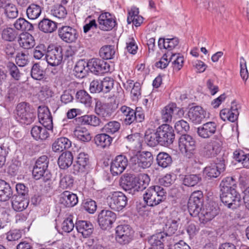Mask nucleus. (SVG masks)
<instances>
[{
    "label": "nucleus",
    "instance_id": "obj_36",
    "mask_svg": "<svg viewBox=\"0 0 249 249\" xmlns=\"http://www.w3.org/2000/svg\"><path fill=\"white\" fill-rule=\"evenodd\" d=\"M166 238L164 233L160 231L151 236L148 240V242L151 246L164 249V242Z\"/></svg>",
    "mask_w": 249,
    "mask_h": 249
},
{
    "label": "nucleus",
    "instance_id": "obj_24",
    "mask_svg": "<svg viewBox=\"0 0 249 249\" xmlns=\"http://www.w3.org/2000/svg\"><path fill=\"white\" fill-rule=\"evenodd\" d=\"M12 206L13 209L17 212H21L25 210L29 205V197L21 196L12 195Z\"/></svg>",
    "mask_w": 249,
    "mask_h": 249
},
{
    "label": "nucleus",
    "instance_id": "obj_35",
    "mask_svg": "<svg viewBox=\"0 0 249 249\" xmlns=\"http://www.w3.org/2000/svg\"><path fill=\"white\" fill-rule=\"evenodd\" d=\"M139 9L134 7L128 12L127 21L128 24L133 23L136 26H140L143 22V18L139 15Z\"/></svg>",
    "mask_w": 249,
    "mask_h": 249
},
{
    "label": "nucleus",
    "instance_id": "obj_45",
    "mask_svg": "<svg viewBox=\"0 0 249 249\" xmlns=\"http://www.w3.org/2000/svg\"><path fill=\"white\" fill-rule=\"evenodd\" d=\"M6 68L12 78L15 81L20 80L22 73L14 63L8 62L6 64Z\"/></svg>",
    "mask_w": 249,
    "mask_h": 249
},
{
    "label": "nucleus",
    "instance_id": "obj_48",
    "mask_svg": "<svg viewBox=\"0 0 249 249\" xmlns=\"http://www.w3.org/2000/svg\"><path fill=\"white\" fill-rule=\"evenodd\" d=\"M157 161L159 166L166 168L171 165L172 159L169 154L162 152L159 153L157 155Z\"/></svg>",
    "mask_w": 249,
    "mask_h": 249
},
{
    "label": "nucleus",
    "instance_id": "obj_2",
    "mask_svg": "<svg viewBox=\"0 0 249 249\" xmlns=\"http://www.w3.org/2000/svg\"><path fill=\"white\" fill-rule=\"evenodd\" d=\"M150 181L149 177L146 174H140L136 177L131 174L125 173L121 178L120 185L125 191L135 194L145 189Z\"/></svg>",
    "mask_w": 249,
    "mask_h": 249
},
{
    "label": "nucleus",
    "instance_id": "obj_44",
    "mask_svg": "<svg viewBox=\"0 0 249 249\" xmlns=\"http://www.w3.org/2000/svg\"><path fill=\"white\" fill-rule=\"evenodd\" d=\"M49 159L46 155L39 157L36 161L33 166V171L38 170V171H47L48 170Z\"/></svg>",
    "mask_w": 249,
    "mask_h": 249
},
{
    "label": "nucleus",
    "instance_id": "obj_15",
    "mask_svg": "<svg viewBox=\"0 0 249 249\" xmlns=\"http://www.w3.org/2000/svg\"><path fill=\"white\" fill-rule=\"evenodd\" d=\"M116 219V214L109 210H103L98 214V222L101 228L107 230L111 228Z\"/></svg>",
    "mask_w": 249,
    "mask_h": 249
},
{
    "label": "nucleus",
    "instance_id": "obj_51",
    "mask_svg": "<svg viewBox=\"0 0 249 249\" xmlns=\"http://www.w3.org/2000/svg\"><path fill=\"white\" fill-rule=\"evenodd\" d=\"M31 75L32 77L36 80H41L45 76V71L41 69V67L37 63L34 64L31 69Z\"/></svg>",
    "mask_w": 249,
    "mask_h": 249
},
{
    "label": "nucleus",
    "instance_id": "obj_6",
    "mask_svg": "<svg viewBox=\"0 0 249 249\" xmlns=\"http://www.w3.org/2000/svg\"><path fill=\"white\" fill-rule=\"evenodd\" d=\"M222 140L221 135L214 136L211 142L204 145L201 151V155L206 158L216 156L221 151L223 144Z\"/></svg>",
    "mask_w": 249,
    "mask_h": 249
},
{
    "label": "nucleus",
    "instance_id": "obj_62",
    "mask_svg": "<svg viewBox=\"0 0 249 249\" xmlns=\"http://www.w3.org/2000/svg\"><path fill=\"white\" fill-rule=\"evenodd\" d=\"M16 62L19 67H24L29 62V56L25 53H18L16 56Z\"/></svg>",
    "mask_w": 249,
    "mask_h": 249
},
{
    "label": "nucleus",
    "instance_id": "obj_47",
    "mask_svg": "<svg viewBox=\"0 0 249 249\" xmlns=\"http://www.w3.org/2000/svg\"><path fill=\"white\" fill-rule=\"evenodd\" d=\"M14 26L17 30L32 31L34 30L33 25L22 18L17 19L14 24Z\"/></svg>",
    "mask_w": 249,
    "mask_h": 249
},
{
    "label": "nucleus",
    "instance_id": "obj_10",
    "mask_svg": "<svg viewBox=\"0 0 249 249\" xmlns=\"http://www.w3.org/2000/svg\"><path fill=\"white\" fill-rule=\"evenodd\" d=\"M47 52L44 59H46L49 65L56 66L61 64L63 58V48L61 46L52 47L49 46Z\"/></svg>",
    "mask_w": 249,
    "mask_h": 249
},
{
    "label": "nucleus",
    "instance_id": "obj_8",
    "mask_svg": "<svg viewBox=\"0 0 249 249\" xmlns=\"http://www.w3.org/2000/svg\"><path fill=\"white\" fill-rule=\"evenodd\" d=\"M127 200V197L121 192H114L107 198L108 206L117 211L122 210L125 207Z\"/></svg>",
    "mask_w": 249,
    "mask_h": 249
},
{
    "label": "nucleus",
    "instance_id": "obj_30",
    "mask_svg": "<svg viewBox=\"0 0 249 249\" xmlns=\"http://www.w3.org/2000/svg\"><path fill=\"white\" fill-rule=\"evenodd\" d=\"M71 146V141L66 137L57 138L52 144V150L54 152L60 153L67 150Z\"/></svg>",
    "mask_w": 249,
    "mask_h": 249
},
{
    "label": "nucleus",
    "instance_id": "obj_55",
    "mask_svg": "<svg viewBox=\"0 0 249 249\" xmlns=\"http://www.w3.org/2000/svg\"><path fill=\"white\" fill-rule=\"evenodd\" d=\"M51 14L58 18H65L67 15L66 8L62 4L54 5L51 10Z\"/></svg>",
    "mask_w": 249,
    "mask_h": 249
},
{
    "label": "nucleus",
    "instance_id": "obj_39",
    "mask_svg": "<svg viewBox=\"0 0 249 249\" xmlns=\"http://www.w3.org/2000/svg\"><path fill=\"white\" fill-rule=\"evenodd\" d=\"M121 124L116 121H110L106 123L101 129L102 132L107 134L115 135L119 132Z\"/></svg>",
    "mask_w": 249,
    "mask_h": 249
},
{
    "label": "nucleus",
    "instance_id": "obj_9",
    "mask_svg": "<svg viewBox=\"0 0 249 249\" xmlns=\"http://www.w3.org/2000/svg\"><path fill=\"white\" fill-rule=\"evenodd\" d=\"M220 198L222 202L229 208L236 209L240 205V195L236 189L230 191H221Z\"/></svg>",
    "mask_w": 249,
    "mask_h": 249
},
{
    "label": "nucleus",
    "instance_id": "obj_29",
    "mask_svg": "<svg viewBox=\"0 0 249 249\" xmlns=\"http://www.w3.org/2000/svg\"><path fill=\"white\" fill-rule=\"evenodd\" d=\"M75 227L79 233H81L83 237L90 236L93 231V226L91 223L85 220H79L75 223Z\"/></svg>",
    "mask_w": 249,
    "mask_h": 249
},
{
    "label": "nucleus",
    "instance_id": "obj_1",
    "mask_svg": "<svg viewBox=\"0 0 249 249\" xmlns=\"http://www.w3.org/2000/svg\"><path fill=\"white\" fill-rule=\"evenodd\" d=\"M175 139V134L172 126L168 124H163L156 129H148L144 135V141L151 147L158 145L168 147L173 144Z\"/></svg>",
    "mask_w": 249,
    "mask_h": 249
},
{
    "label": "nucleus",
    "instance_id": "obj_59",
    "mask_svg": "<svg viewBox=\"0 0 249 249\" xmlns=\"http://www.w3.org/2000/svg\"><path fill=\"white\" fill-rule=\"evenodd\" d=\"M61 178L60 181V186L63 189L70 188L73 185V178L70 175H61Z\"/></svg>",
    "mask_w": 249,
    "mask_h": 249
},
{
    "label": "nucleus",
    "instance_id": "obj_38",
    "mask_svg": "<svg viewBox=\"0 0 249 249\" xmlns=\"http://www.w3.org/2000/svg\"><path fill=\"white\" fill-rule=\"evenodd\" d=\"M73 161V156L70 151L63 152L58 159V165L61 169H65L71 165Z\"/></svg>",
    "mask_w": 249,
    "mask_h": 249
},
{
    "label": "nucleus",
    "instance_id": "obj_7",
    "mask_svg": "<svg viewBox=\"0 0 249 249\" xmlns=\"http://www.w3.org/2000/svg\"><path fill=\"white\" fill-rule=\"evenodd\" d=\"M204 201L203 193L200 191L192 194L188 202V211L191 215L196 216L201 211Z\"/></svg>",
    "mask_w": 249,
    "mask_h": 249
},
{
    "label": "nucleus",
    "instance_id": "obj_41",
    "mask_svg": "<svg viewBox=\"0 0 249 249\" xmlns=\"http://www.w3.org/2000/svg\"><path fill=\"white\" fill-rule=\"evenodd\" d=\"M86 67H87L89 69L88 61L86 62L83 59L77 61L74 69L75 76L79 78L85 77L87 75L88 71L85 69Z\"/></svg>",
    "mask_w": 249,
    "mask_h": 249
},
{
    "label": "nucleus",
    "instance_id": "obj_5",
    "mask_svg": "<svg viewBox=\"0 0 249 249\" xmlns=\"http://www.w3.org/2000/svg\"><path fill=\"white\" fill-rule=\"evenodd\" d=\"M153 160L151 152L143 151L139 156L132 157L129 164L132 170H136L138 167L144 169L151 166Z\"/></svg>",
    "mask_w": 249,
    "mask_h": 249
},
{
    "label": "nucleus",
    "instance_id": "obj_54",
    "mask_svg": "<svg viewBox=\"0 0 249 249\" xmlns=\"http://www.w3.org/2000/svg\"><path fill=\"white\" fill-rule=\"evenodd\" d=\"M48 47H47L43 44H39L36 46L33 50V57L35 59L40 60L46 55Z\"/></svg>",
    "mask_w": 249,
    "mask_h": 249
},
{
    "label": "nucleus",
    "instance_id": "obj_12",
    "mask_svg": "<svg viewBox=\"0 0 249 249\" xmlns=\"http://www.w3.org/2000/svg\"><path fill=\"white\" fill-rule=\"evenodd\" d=\"M178 147L182 153L193 154L196 147L195 138L188 134H182L178 139Z\"/></svg>",
    "mask_w": 249,
    "mask_h": 249
},
{
    "label": "nucleus",
    "instance_id": "obj_37",
    "mask_svg": "<svg viewBox=\"0 0 249 249\" xmlns=\"http://www.w3.org/2000/svg\"><path fill=\"white\" fill-rule=\"evenodd\" d=\"M47 130H48L47 128L44 126L42 127L35 125L32 128L31 133L35 140L43 141L46 140L49 136V133Z\"/></svg>",
    "mask_w": 249,
    "mask_h": 249
},
{
    "label": "nucleus",
    "instance_id": "obj_14",
    "mask_svg": "<svg viewBox=\"0 0 249 249\" xmlns=\"http://www.w3.org/2000/svg\"><path fill=\"white\" fill-rule=\"evenodd\" d=\"M133 231L128 225H121L116 228V240L120 244L125 245L132 239Z\"/></svg>",
    "mask_w": 249,
    "mask_h": 249
},
{
    "label": "nucleus",
    "instance_id": "obj_22",
    "mask_svg": "<svg viewBox=\"0 0 249 249\" xmlns=\"http://www.w3.org/2000/svg\"><path fill=\"white\" fill-rule=\"evenodd\" d=\"M175 112H177L178 115L183 114V110L177 107L175 103L169 104L165 106L161 110V119L164 123L171 122Z\"/></svg>",
    "mask_w": 249,
    "mask_h": 249
},
{
    "label": "nucleus",
    "instance_id": "obj_56",
    "mask_svg": "<svg viewBox=\"0 0 249 249\" xmlns=\"http://www.w3.org/2000/svg\"><path fill=\"white\" fill-rule=\"evenodd\" d=\"M225 169V164L224 160L217 159L215 162L211 163V165L204 168L203 171H223Z\"/></svg>",
    "mask_w": 249,
    "mask_h": 249
},
{
    "label": "nucleus",
    "instance_id": "obj_21",
    "mask_svg": "<svg viewBox=\"0 0 249 249\" xmlns=\"http://www.w3.org/2000/svg\"><path fill=\"white\" fill-rule=\"evenodd\" d=\"M217 124L214 122H209L197 128L198 135L203 139H208L216 132Z\"/></svg>",
    "mask_w": 249,
    "mask_h": 249
},
{
    "label": "nucleus",
    "instance_id": "obj_63",
    "mask_svg": "<svg viewBox=\"0 0 249 249\" xmlns=\"http://www.w3.org/2000/svg\"><path fill=\"white\" fill-rule=\"evenodd\" d=\"M83 208L90 213H93L97 209V205L95 201L92 199H87L83 203Z\"/></svg>",
    "mask_w": 249,
    "mask_h": 249
},
{
    "label": "nucleus",
    "instance_id": "obj_61",
    "mask_svg": "<svg viewBox=\"0 0 249 249\" xmlns=\"http://www.w3.org/2000/svg\"><path fill=\"white\" fill-rule=\"evenodd\" d=\"M200 178L196 175H185L183 179V184L187 186H194L199 181Z\"/></svg>",
    "mask_w": 249,
    "mask_h": 249
},
{
    "label": "nucleus",
    "instance_id": "obj_26",
    "mask_svg": "<svg viewBox=\"0 0 249 249\" xmlns=\"http://www.w3.org/2000/svg\"><path fill=\"white\" fill-rule=\"evenodd\" d=\"M180 224V219H173L170 218L168 219L163 227V233H164L166 236H170L175 234L177 231Z\"/></svg>",
    "mask_w": 249,
    "mask_h": 249
},
{
    "label": "nucleus",
    "instance_id": "obj_20",
    "mask_svg": "<svg viewBox=\"0 0 249 249\" xmlns=\"http://www.w3.org/2000/svg\"><path fill=\"white\" fill-rule=\"evenodd\" d=\"M240 108L239 105L233 101L231 102V108H224L222 109L220 112V116L222 120L225 121L228 120L231 122L236 121L239 116L238 109Z\"/></svg>",
    "mask_w": 249,
    "mask_h": 249
},
{
    "label": "nucleus",
    "instance_id": "obj_43",
    "mask_svg": "<svg viewBox=\"0 0 249 249\" xmlns=\"http://www.w3.org/2000/svg\"><path fill=\"white\" fill-rule=\"evenodd\" d=\"M73 135L78 141L84 142H89L92 138L89 132L83 127H77L73 131Z\"/></svg>",
    "mask_w": 249,
    "mask_h": 249
},
{
    "label": "nucleus",
    "instance_id": "obj_4",
    "mask_svg": "<svg viewBox=\"0 0 249 249\" xmlns=\"http://www.w3.org/2000/svg\"><path fill=\"white\" fill-rule=\"evenodd\" d=\"M166 192L160 186H153L143 195L146 204L151 207L156 206L166 199Z\"/></svg>",
    "mask_w": 249,
    "mask_h": 249
},
{
    "label": "nucleus",
    "instance_id": "obj_11",
    "mask_svg": "<svg viewBox=\"0 0 249 249\" xmlns=\"http://www.w3.org/2000/svg\"><path fill=\"white\" fill-rule=\"evenodd\" d=\"M89 70L96 75H101L109 72L110 70L109 64L103 60L93 58L88 61Z\"/></svg>",
    "mask_w": 249,
    "mask_h": 249
},
{
    "label": "nucleus",
    "instance_id": "obj_27",
    "mask_svg": "<svg viewBox=\"0 0 249 249\" xmlns=\"http://www.w3.org/2000/svg\"><path fill=\"white\" fill-rule=\"evenodd\" d=\"M128 165V161L126 157L124 155H120L116 157L112 160L110 166V171H115L117 170L119 171H124Z\"/></svg>",
    "mask_w": 249,
    "mask_h": 249
},
{
    "label": "nucleus",
    "instance_id": "obj_34",
    "mask_svg": "<svg viewBox=\"0 0 249 249\" xmlns=\"http://www.w3.org/2000/svg\"><path fill=\"white\" fill-rule=\"evenodd\" d=\"M13 191L9 184L0 179V201L5 202L11 198Z\"/></svg>",
    "mask_w": 249,
    "mask_h": 249
},
{
    "label": "nucleus",
    "instance_id": "obj_23",
    "mask_svg": "<svg viewBox=\"0 0 249 249\" xmlns=\"http://www.w3.org/2000/svg\"><path fill=\"white\" fill-rule=\"evenodd\" d=\"M95 111L104 121H108L111 118L113 112L108 104L97 102L95 105Z\"/></svg>",
    "mask_w": 249,
    "mask_h": 249
},
{
    "label": "nucleus",
    "instance_id": "obj_57",
    "mask_svg": "<svg viewBox=\"0 0 249 249\" xmlns=\"http://www.w3.org/2000/svg\"><path fill=\"white\" fill-rule=\"evenodd\" d=\"M4 8V13L8 18L14 19L18 16V11L16 6L9 3Z\"/></svg>",
    "mask_w": 249,
    "mask_h": 249
},
{
    "label": "nucleus",
    "instance_id": "obj_31",
    "mask_svg": "<svg viewBox=\"0 0 249 249\" xmlns=\"http://www.w3.org/2000/svg\"><path fill=\"white\" fill-rule=\"evenodd\" d=\"M39 30L44 33H52L57 28V23L48 18H44L38 23Z\"/></svg>",
    "mask_w": 249,
    "mask_h": 249
},
{
    "label": "nucleus",
    "instance_id": "obj_42",
    "mask_svg": "<svg viewBox=\"0 0 249 249\" xmlns=\"http://www.w3.org/2000/svg\"><path fill=\"white\" fill-rule=\"evenodd\" d=\"M120 110L123 116L124 122L126 125H130L134 123V109L126 106H123Z\"/></svg>",
    "mask_w": 249,
    "mask_h": 249
},
{
    "label": "nucleus",
    "instance_id": "obj_33",
    "mask_svg": "<svg viewBox=\"0 0 249 249\" xmlns=\"http://www.w3.org/2000/svg\"><path fill=\"white\" fill-rule=\"evenodd\" d=\"M179 44V39L177 37L173 38L160 37L158 40V47L160 50L166 49L171 51Z\"/></svg>",
    "mask_w": 249,
    "mask_h": 249
},
{
    "label": "nucleus",
    "instance_id": "obj_18",
    "mask_svg": "<svg viewBox=\"0 0 249 249\" xmlns=\"http://www.w3.org/2000/svg\"><path fill=\"white\" fill-rule=\"evenodd\" d=\"M38 118L39 123L48 130L53 128V117L48 107L45 106L38 107Z\"/></svg>",
    "mask_w": 249,
    "mask_h": 249
},
{
    "label": "nucleus",
    "instance_id": "obj_19",
    "mask_svg": "<svg viewBox=\"0 0 249 249\" xmlns=\"http://www.w3.org/2000/svg\"><path fill=\"white\" fill-rule=\"evenodd\" d=\"M218 213L217 207L209 203L205 208L201 209L197 215H198L200 223L204 226L208 222L212 220Z\"/></svg>",
    "mask_w": 249,
    "mask_h": 249
},
{
    "label": "nucleus",
    "instance_id": "obj_13",
    "mask_svg": "<svg viewBox=\"0 0 249 249\" xmlns=\"http://www.w3.org/2000/svg\"><path fill=\"white\" fill-rule=\"evenodd\" d=\"M98 28L102 31H109L115 28L117 22L114 17L109 12H102L98 18Z\"/></svg>",
    "mask_w": 249,
    "mask_h": 249
},
{
    "label": "nucleus",
    "instance_id": "obj_3",
    "mask_svg": "<svg viewBox=\"0 0 249 249\" xmlns=\"http://www.w3.org/2000/svg\"><path fill=\"white\" fill-rule=\"evenodd\" d=\"M18 121L21 124L29 125L36 119V113L33 107L28 103H18L16 108Z\"/></svg>",
    "mask_w": 249,
    "mask_h": 249
},
{
    "label": "nucleus",
    "instance_id": "obj_32",
    "mask_svg": "<svg viewBox=\"0 0 249 249\" xmlns=\"http://www.w3.org/2000/svg\"><path fill=\"white\" fill-rule=\"evenodd\" d=\"M93 140L98 147L105 148L110 145L113 141V137L104 132L96 135Z\"/></svg>",
    "mask_w": 249,
    "mask_h": 249
},
{
    "label": "nucleus",
    "instance_id": "obj_58",
    "mask_svg": "<svg viewBox=\"0 0 249 249\" xmlns=\"http://www.w3.org/2000/svg\"><path fill=\"white\" fill-rule=\"evenodd\" d=\"M102 92L107 93L109 92L113 88L114 80L110 77H105L101 80Z\"/></svg>",
    "mask_w": 249,
    "mask_h": 249
},
{
    "label": "nucleus",
    "instance_id": "obj_52",
    "mask_svg": "<svg viewBox=\"0 0 249 249\" xmlns=\"http://www.w3.org/2000/svg\"><path fill=\"white\" fill-rule=\"evenodd\" d=\"M220 191H230L231 189H235L236 185L233 177L225 178L220 184Z\"/></svg>",
    "mask_w": 249,
    "mask_h": 249
},
{
    "label": "nucleus",
    "instance_id": "obj_17",
    "mask_svg": "<svg viewBox=\"0 0 249 249\" xmlns=\"http://www.w3.org/2000/svg\"><path fill=\"white\" fill-rule=\"evenodd\" d=\"M187 115L189 120L195 124H200L204 118L209 117L203 108L198 106L190 107Z\"/></svg>",
    "mask_w": 249,
    "mask_h": 249
},
{
    "label": "nucleus",
    "instance_id": "obj_50",
    "mask_svg": "<svg viewBox=\"0 0 249 249\" xmlns=\"http://www.w3.org/2000/svg\"><path fill=\"white\" fill-rule=\"evenodd\" d=\"M114 46L107 45L102 47L99 51V55L103 59H112L115 55Z\"/></svg>",
    "mask_w": 249,
    "mask_h": 249
},
{
    "label": "nucleus",
    "instance_id": "obj_16",
    "mask_svg": "<svg viewBox=\"0 0 249 249\" xmlns=\"http://www.w3.org/2000/svg\"><path fill=\"white\" fill-rule=\"evenodd\" d=\"M58 36L67 43L75 42L78 37L77 31L70 26H63L58 29Z\"/></svg>",
    "mask_w": 249,
    "mask_h": 249
},
{
    "label": "nucleus",
    "instance_id": "obj_40",
    "mask_svg": "<svg viewBox=\"0 0 249 249\" xmlns=\"http://www.w3.org/2000/svg\"><path fill=\"white\" fill-rule=\"evenodd\" d=\"M18 42L20 46L25 49H31L35 45L34 37L29 33L21 35L18 39Z\"/></svg>",
    "mask_w": 249,
    "mask_h": 249
},
{
    "label": "nucleus",
    "instance_id": "obj_64",
    "mask_svg": "<svg viewBox=\"0 0 249 249\" xmlns=\"http://www.w3.org/2000/svg\"><path fill=\"white\" fill-rule=\"evenodd\" d=\"M176 176L174 174H167L163 177L159 178V182L161 185L169 186L176 180Z\"/></svg>",
    "mask_w": 249,
    "mask_h": 249
},
{
    "label": "nucleus",
    "instance_id": "obj_60",
    "mask_svg": "<svg viewBox=\"0 0 249 249\" xmlns=\"http://www.w3.org/2000/svg\"><path fill=\"white\" fill-rule=\"evenodd\" d=\"M175 129L178 133H185L190 129L189 124L183 120L177 121L175 124Z\"/></svg>",
    "mask_w": 249,
    "mask_h": 249
},
{
    "label": "nucleus",
    "instance_id": "obj_46",
    "mask_svg": "<svg viewBox=\"0 0 249 249\" xmlns=\"http://www.w3.org/2000/svg\"><path fill=\"white\" fill-rule=\"evenodd\" d=\"M75 97L78 102L84 104L86 107H89L92 104V98L85 90H79L77 91Z\"/></svg>",
    "mask_w": 249,
    "mask_h": 249
},
{
    "label": "nucleus",
    "instance_id": "obj_25",
    "mask_svg": "<svg viewBox=\"0 0 249 249\" xmlns=\"http://www.w3.org/2000/svg\"><path fill=\"white\" fill-rule=\"evenodd\" d=\"M59 201L66 207H72L77 204L78 199L76 195L69 191H64L60 195Z\"/></svg>",
    "mask_w": 249,
    "mask_h": 249
},
{
    "label": "nucleus",
    "instance_id": "obj_49",
    "mask_svg": "<svg viewBox=\"0 0 249 249\" xmlns=\"http://www.w3.org/2000/svg\"><path fill=\"white\" fill-rule=\"evenodd\" d=\"M18 36V32L14 29L8 27L4 29L1 33L2 38L7 41H15Z\"/></svg>",
    "mask_w": 249,
    "mask_h": 249
},
{
    "label": "nucleus",
    "instance_id": "obj_53",
    "mask_svg": "<svg viewBox=\"0 0 249 249\" xmlns=\"http://www.w3.org/2000/svg\"><path fill=\"white\" fill-rule=\"evenodd\" d=\"M41 13V7L36 4H31L26 10L27 16L30 19L37 18L40 16Z\"/></svg>",
    "mask_w": 249,
    "mask_h": 249
},
{
    "label": "nucleus",
    "instance_id": "obj_28",
    "mask_svg": "<svg viewBox=\"0 0 249 249\" xmlns=\"http://www.w3.org/2000/svg\"><path fill=\"white\" fill-rule=\"evenodd\" d=\"M74 171H83L84 170H89L90 169V164L89 161V156L85 153L79 154L76 161V165H74Z\"/></svg>",
    "mask_w": 249,
    "mask_h": 249
}]
</instances>
